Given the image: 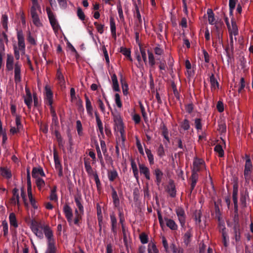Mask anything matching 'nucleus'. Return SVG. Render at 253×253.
Segmentation results:
<instances>
[{"mask_svg": "<svg viewBox=\"0 0 253 253\" xmlns=\"http://www.w3.org/2000/svg\"><path fill=\"white\" fill-rule=\"evenodd\" d=\"M75 212L76 213V217L74 220H73L72 223L70 225H72L73 224L77 225H79V218L80 214H81L79 213L77 209L75 210Z\"/></svg>", "mask_w": 253, "mask_h": 253, "instance_id": "nucleus-59", "label": "nucleus"}, {"mask_svg": "<svg viewBox=\"0 0 253 253\" xmlns=\"http://www.w3.org/2000/svg\"><path fill=\"white\" fill-rule=\"evenodd\" d=\"M131 169H132L134 177H135V178L136 179H138V171L136 164L134 161H131Z\"/></svg>", "mask_w": 253, "mask_h": 253, "instance_id": "nucleus-40", "label": "nucleus"}, {"mask_svg": "<svg viewBox=\"0 0 253 253\" xmlns=\"http://www.w3.org/2000/svg\"><path fill=\"white\" fill-rule=\"evenodd\" d=\"M56 78L58 81V84H60V86L62 88H65L66 87L65 78L63 75L62 74V73L59 69H58L57 71Z\"/></svg>", "mask_w": 253, "mask_h": 253, "instance_id": "nucleus-15", "label": "nucleus"}, {"mask_svg": "<svg viewBox=\"0 0 253 253\" xmlns=\"http://www.w3.org/2000/svg\"><path fill=\"white\" fill-rule=\"evenodd\" d=\"M28 196L30 201V202L32 205V206L35 209H36L38 208V206L36 204V201L35 199L33 198L32 192H28Z\"/></svg>", "mask_w": 253, "mask_h": 253, "instance_id": "nucleus-41", "label": "nucleus"}, {"mask_svg": "<svg viewBox=\"0 0 253 253\" xmlns=\"http://www.w3.org/2000/svg\"><path fill=\"white\" fill-rule=\"evenodd\" d=\"M57 187L54 186L51 189L49 195V199L51 201H57L58 197L56 194Z\"/></svg>", "mask_w": 253, "mask_h": 253, "instance_id": "nucleus-31", "label": "nucleus"}, {"mask_svg": "<svg viewBox=\"0 0 253 253\" xmlns=\"http://www.w3.org/2000/svg\"><path fill=\"white\" fill-rule=\"evenodd\" d=\"M198 179V174L197 172L193 171L191 177V191H192L195 188Z\"/></svg>", "mask_w": 253, "mask_h": 253, "instance_id": "nucleus-25", "label": "nucleus"}, {"mask_svg": "<svg viewBox=\"0 0 253 253\" xmlns=\"http://www.w3.org/2000/svg\"><path fill=\"white\" fill-rule=\"evenodd\" d=\"M117 10L120 20L122 21H124L125 18L123 14V11L122 5L120 3L117 4Z\"/></svg>", "mask_w": 253, "mask_h": 253, "instance_id": "nucleus-51", "label": "nucleus"}, {"mask_svg": "<svg viewBox=\"0 0 253 253\" xmlns=\"http://www.w3.org/2000/svg\"><path fill=\"white\" fill-rule=\"evenodd\" d=\"M145 152L147 155L148 159L150 164H154V157L153 155L151 153V151L149 149H145Z\"/></svg>", "mask_w": 253, "mask_h": 253, "instance_id": "nucleus-46", "label": "nucleus"}, {"mask_svg": "<svg viewBox=\"0 0 253 253\" xmlns=\"http://www.w3.org/2000/svg\"><path fill=\"white\" fill-rule=\"evenodd\" d=\"M32 22L33 24L37 27H40L42 26V23L39 18V15H35L31 16Z\"/></svg>", "mask_w": 253, "mask_h": 253, "instance_id": "nucleus-33", "label": "nucleus"}, {"mask_svg": "<svg viewBox=\"0 0 253 253\" xmlns=\"http://www.w3.org/2000/svg\"><path fill=\"white\" fill-rule=\"evenodd\" d=\"M222 242L225 247H227L229 242V238L227 233H224L222 235Z\"/></svg>", "mask_w": 253, "mask_h": 253, "instance_id": "nucleus-63", "label": "nucleus"}, {"mask_svg": "<svg viewBox=\"0 0 253 253\" xmlns=\"http://www.w3.org/2000/svg\"><path fill=\"white\" fill-rule=\"evenodd\" d=\"M36 184L40 191L42 190L45 186L44 181L42 178H36Z\"/></svg>", "mask_w": 253, "mask_h": 253, "instance_id": "nucleus-36", "label": "nucleus"}, {"mask_svg": "<svg viewBox=\"0 0 253 253\" xmlns=\"http://www.w3.org/2000/svg\"><path fill=\"white\" fill-rule=\"evenodd\" d=\"M75 202L76 205L79 210V213L83 214L84 213V207L82 203V198L80 196H76L75 197Z\"/></svg>", "mask_w": 253, "mask_h": 253, "instance_id": "nucleus-21", "label": "nucleus"}, {"mask_svg": "<svg viewBox=\"0 0 253 253\" xmlns=\"http://www.w3.org/2000/svg\"><path fill=\"white\" fill-rule=\"evenodd\" d=\"M110 31L112 37L116 39V27L115 20L113 18L111 17L110 19Z\"/></svg>", "mask_w": 253, "mask_h": 253, "instance_id": "nucleus-24", "label": "nucleus"}, {"mask_svg": "<svg viewBox=\"0 0 253 253\" xmlns=\"http://www.w3.org/2000/svg\"><path fill=\"white\" fill-rule=\"evenodd\" d=\"M246 163L244 169V176L246 180H249L253 170V165L250 157L246 155Z\"/></svg>", "mask_w": 253, "mask_h": 253, "instance_id": "nucleus-5", "label": "nucleus"}, {"mask_svg": "<svg viewBox=\"0 0 253 253\" xmlns=\"http://www.w3.org/2000/svg\"><path fill=\"white\" fill-rule=\"evenodd\" d=\"M147 251L148 253H159L156 244L152 242L149 243Z\"/></svg>", "mask_w": 253, "mask_h": 253, "instance_id": "nucleus-27", "label": "nucleus"}, {"mask_svg": "<svg viewBox=\"0 0 253 253\" xmlns=\"http://www.w3.org/2000/svg\"><path fill=\"white\" fill-rule=\"evenodd\" d=\"M176 213L181 227H183L185 223V214L184 211L182 208H179L176 210Z\"/></svg>", "mask_w": 253, "mask_h": 253, "instance_id": "nucleus-10", "label": "nucleus"}, {"mask_svg": "<svg viewBox=\"0 0 253 253\" xmlns=\"http://www.w3.org/2000/svg\"><path fill=\"white\" fill-rule=\"evenodd\" d=\"M168 253H183V250L182 249L178 250L174 244L173 243L169 244V247Z\"/></svg>", "mask_w": 253, "mask_h": 253, "instance_id": "nucleus-29", "label": "nucleus"}, {"mask_svg": "<svg viewBox=\"0 0 253 253\" xmlns=\"http://www.w3.org/2000/svg\"><path fill=\"white\" fill-rule=\"evenodd\" d=\"M18 44L13 45L14 54L16 60L20 59L21 55L25 54V43L23 32L19 31L17 33ZM14 57L11 54H7L6 60V68L8 71H12L14 68V81L16 84L21 82V64L17 61L14 64Z\"/></svg>", "mask_w": 253, "mask_h": 253, "instance_id": "nucleus-1", "label": "nucleus"}, {"mask_svg": "<svg viewBox=\"0 0 253 253\" xmlns=\"http://www.w3.org/2000/svg\"><path fill=\"white\" fill-rule=\"evenodd\" d=\"M114 122V129L116 132L120 136L117 138V145L116 149L118 150L119 148L122 149L125 148V141L126 140V135L122 119L119 115H115L113 116Z\"/></svg>", "mask_w": 253, "mask_h": 253, "instance_id": "nucleus-3", "label": "nucleus"}, {"mask_svg": "<svg viewBox=\"0 0 253 253\" xmlns=\"http://www.w3.org/2000/svg\"><path fill=\"white\" fill-rule=\"evenodd\" d=\"M155 174L156 177V183L157 185H159L162 180L163 172L160 169H157L155 170Z\"/></svg>", "mask_w": 253, "mask_h": 253, "instance_id": "nucleus-35", "label": "nucleus"}, {"mask_svg": "<svg viewBox=\"0 0 253 253\" xmlns=\"http://www.w3.org/2000/svg\"><path fill=\"white\" fill-rule=\"evenodd\" d=\"M157 152L158 155L161 157H163L165 155L164 148L162 144L159 146Z\"/></svg>", "mask_w": 253, "mask_h": 253, "instance_id": "nucleus-56", "label": "nucleus"}, {"mask_svg": "<svg viewBox=\"0 0 253 253\" xmlns=\"http://www.w3.org/2000/svg\"><path fill=\"white\" fill-rule=\"evenodd\" d=\"M204 165V161L202 159H196L193 162V171L197 172Z\"/></svg>", "mask_w": 253, "mask_h": 253, "instance_id": "nucleus-14", "label": "nucleus"}, {"mask_svg": "<svg viewBox=\"0 0 253 253\" xmlns=\"http://www.w3.org/2000/svg\"><path fill=\"white\" fill-rule=\"evenodd\" d=\"M148 54L149 63L150 65V66H153L155 64L154 56L153 53L149 51H148Z\"/></svg>", "mask_w": 253, "mask_h": 253, "instance_id": "nucleus-54", "label": "nucleus"}, {"mask_svg": "<svg viewBox=\"0 0 253 253\" xmlns=\"http://www.w3.org/2000/svg\"><path fill=\"white\" fill-rule=\"evenodd\" d=\"M210 83L211 89L216 90L219 87V84L217 80L215 79L213 74H212L210 77Z\"/></svg>", "mask_w": 253, "mask_h": 253, "instance_id": "nucleus-26", "label": "nucleus"}, {"mask_svg": "<svg viewBox=\"0 0 253 253\" xmlns=\"http://www.w3.org/2000/svg\"><path fill=\"white\" fill-rule=\"evenodd\" d=\"M77 130L79 135L82 136L83 134L82 125L80 121L76 122Z\"/></svg>", "mask_w": 253, "mask_h": 253, "instance_id": "nucleus-48", "label": "nucleus"}, {"mask_svg": "<svg viewBox=\"0 0 253 253\" xmlns=\"http://www.w3.org/2000/svg\"><path fill=\"white\" fill-rule=\"evenodd\" d=\"M226 24L228 28L229 34L234 35L235 37L238 34V27L235 22L232 21L231 25H230L228 22H226Z\"/></svg>", "mask_w": 253, "mask_h": 253, "instance_id": "nucleus-13", "label": "nucleus"}, {"mask_svg": "<svg viewBox=\"0 0 253 253\" xmlns=\"http://www.w3.org/2000/svg\"><path fill=\"white\" fill-rule=\"evenodd\" d=\"M139 170H140V173L144 174L145 177H146V178L147 180H149L150 178V171H149V169L147 167H146L145 166H144V165H142V164L139 165Z\"/></svg>", "mask_w": 253, "mask_h": 253, "instance_id": "nucleus-19", "label": "nucleus"}, {"mask_svg": "<svg viewBox=\"0 0 253 253\" xmlns=\"http://www.w3.org/2000/svg\"><path fill=\"white\" fill-rule=\"evenodd\" d=\"M1 25L5 29V32L8 30V16L6 14H3L1 17Z\"/></svg>", "mask_w": 253, "mask_h": 253, "instance_id": "nucleus-34", "label": "nucleus"}, {"mask_svg": "<svg viewBox=\"0 0 253 253\" xmlns=\"http://www.w3.org/2000/svg\"><path fill=\"white\" fill-rule=\"evenodd\" d=\"M8 41L7 36L5 32H3L0 34V43L7 42Z\"/></svg>", "mask_w": 253, "mask_h": 253, "instance_id": "nucleus-55", "label": "nucleus"}, {"mask_svg": "<svg viewBox=\"0 0 253 253\" xmlns=\"http://www.w3.org/2000/svg\"><path fill=\"white\" fill-rule=\"evenodd\" d=\"M112 198L115 206L118 207L120 205V200L117 192L114 189L112 190Z\"/></svg>", "mask_w": 253, "mask_h": 253, "instance_id": "nucleus-37", "label": "nucleus"}, {"mask_svg": "<svg viewBox=\"0 0 253 253\" xmlns=\"http://www.w3.org/2000/svg\"><path fill=\"white\" fill-rule=\"evenodd\" d=\"M168 192L171 197H174L176 195V191L174 186L170 184L168 187Z\"/></svg>", "mask_w": 253, "mask_h": 253, "instance_id": "nucleus-50", "label": "nucleus"}, {"mask_svg": "<svg viewBox=\"0 0 253 253\" xmlns=\"http://www.w3.org/2000/svg\"><path fill=\"white\" fill-rule=\"evenodd\" d=\"M136 146L137 147L139 152L141 155H144V153L143 151V149L142 146L141 144L140 140L138 138H136Z\"/></svg>", "mask_w": 253, "mask_h": 253, "instance_id": "nucleus-60", "label": "nucleus"}, {"mask_svg": "<svg viewBox=\"0 0 253 253\" xmlns=\"http://www.w3.org/2000/svg\"><path fill=\"white\" fill-rule=\"evenodd\" d=\"M135 16L137 19L138 24H141L142 22L141 14L139 10V8L137 5L135 6V12L134 13Z\"/></svg>", "mask_w": 253, "mask_h": 253, "instance_id": "nucleus-47", "label": "nucleus"}, {"mask_svg": "<svg viewBox=\"0 0 253 253\" xmlns=\"http://www.w3.org/2000/svg\"><path fill=\"white\" fill-rule=\"evenodd\" d=\"M21 197H22V199L23 200L25 206L26 208H28V202H27V200H26V193L24 192L23 188H22L21 189Z\"/></svg>", "mask_w": 253, "mask_h": 253, "instance_id": "nucleus-58", "label": "nucleus"}, {"mask_svg": "<svg viewBox=\"0 0 253 253\" xmlns=\"http://www.w3.org/2000/svg\"><path fill=\"white\" fill-rule=\"evenodd\" d=\"M85 107L87 114L92 116L93 115V108L91 105V103L88 97L85 95Z\"/></svg>", "mask_w": 253, "mask_h": 253, "instance_id": "nucleus-22", "label": "nucleus"}, {"mask_svg": "<svg viewBox=\"0 0 253 253\" xmlns=\"http://www.w3.org/2000/svg\"><path fill=\"white\" fill-rule=\"evenodd\" d=\"M46 12L50 23L55 32H57L59 29L60 26L56 19L54 13L52 12L50 7L46 8Z\"/></svg>", "mask_w": 253, "mask_h": 253, "instance_id": "nucleus-4", "label": "nucleus"}, {"mask_svg": "<svg viewBox=\"0 0 253 253\" xmlns=\"http://www.w3.org/2000/svg\"><path fill=\"white\" fill-rule=\"evenodd\" d=\"M93 176L94 180L95 181L96 187L98 191H100L101 189V182L99 180L98 174L96 173H94V175H92Z\"/></svg>", "mask_w": 253, "mask_h": 253, "instance_id": "nucleus-52", "label": "nucleus"}, {"mask_svg": "<svg viewBox=\"0 0 253 253\" xmlns=\"http://www.w3.org/2000/svg\"><path fill=\"white\" fill-rule=\"evenodd\" d=\"M26 95L24 96V102L28 107L30 109L33 102L32 94L29 89L26 88Z\"/></svg>", "mask_w": 253, "mask_h": 253, "instance_id": "nucleus-11", "label": "nucleus"}, {"mask_svg": "<svg viewBox=\"0 0 253 253\" xmlns=\"http://www.w3.org/2000/svg\"><path fill=\"white\" fill-rule=\"evenodd\" d=\"M32 175L33 178L36 179L38 178H41L40 177V176H44L45 174L42 168H33L32 171Z\"/></svg>", "mask_w": 253, "mask_h": 253, "instance_id": "nucleus-12", "label": "nucleus"}, {"mask_svg": "<svg viewBox=\"0 0 253 253\" xmlns=\"http://www.w3.org/2000/svg\"><path fill=\"white\" fill-rule=\"evenodd\" d=\"M165 221L167 226L172 230H176L178 228V226L175 222L170 218H165Z\"/></svg>", "mask_w": 253, "mask_h": 253, "instance_id": "nucleus-17", "label": "nucleus"}, {"mask_svg": "<svg viewBox=\"0 0 253 253\" xmlns=\"http://www.w3.org/2000/svg\"><path fill=\"white\" fill-rule=\"evenodd\" d=\"M121 52L123 54L127 57L130 61H132V59L130 55L131 52L128 49H127L126 48H121Z\"/></svg>", "mask_w": 253, "mask_h": 253, "instance_id": "nucleus-45", "label": "nucleus"}, {"mask_svg": "<svg viewBox=\"0 0 253 253\" xmlns=\"http://www.w3.org/2000/svg\"><path fill=\"white\" fill-rule=\"evenodd\" d=\"M15 125L10 127V133L11 134H15L21 132L23 129V125L21 123L20 117L19 115H16Z\"/></svg>", "mask_w": 253, "mask_h": 253, "instance_id": "nucleus-6", "label": "nucleus"}, {"mask_svg": "<svg viewBox=\"0 0 253 253\" xmlns=\"http://www.w3.org/2000/svg\"><path fill=\"white\" fill-rule=\"evenodd\" d=\"M214 151L218 154L219 157H222L224 156V151L220 145H216L214 147Z\"/></svg>", "mask_w": 253, "mask_h": 253, "instance_id": "nucleus-44", "label": "nucleus"}, {"mask_svg": "<svg viewBox=\"0 0 253 253\" xmlns=\"http://www.w3.org/2000/svg\"><path fill=\"white\" fill-rule=\"evenodd\" d=\"M32 231L40 239L43 238V232L44 233L45 236L47 240V248L55 246L53 232L48 225L43 223H39L33 227Z\"/></svg>", "mask_w": 253, "mask_h": 253, "instance_id": "nucleus-2", "label": "nucleus"}, {"mask_svg": "<svg viewBox=\"0 0 253 253\" xmlns=\"http://www.w3.org/2000/svg\"><path fill=\"white\" fill-rule=\"evenodd\" d=\"M9 220L11 229L12 227L14 228L18 227V225L16 218V215L14 213L12 212L10 213L9 215Z\"/></svg>", "mask_w": 253, "mask_h": 253, "instance_id": "nucleus-20", "label": "nucleus"}, {"mask_svg": "<svg viewBox=\"0 0 253 253\" xmlns=\"http://www.w3.org/2000/svg\"><path fill=\"white\" fill-rule=\"evenodd\" d=\"M84 167L87 173L89 176H92L94 173H96V172L93 170L89 163L84 162Z\"/></svg>", "mask_w": 253, "mask_h": 253, "instance_id": "nucleus-39", "label": "nucleus"}, {"mask_svg": "<svg viewBox=\"0 0 253 253\" xmlns=\"http://www.w3.org/2000/svg\"><path fill=\"white\" fill-rule=\"evenodd\" d=\"M233 201L234 205V209L236 211H238V197H237V192L234 190L233 192Z\"/></svg>", "mask_w": 253, "mask_h": 253, "instance_id": "nucleus-43", "label": "nucleus"}, {"mask_svg": "<svg viewBox=\"0 0 253 253\" xmlns=\"http://www.w3.org/2000/svg\"><path fill=\"white\" fill-rule=\"evenodd\" d=\"M1 175L6 178H9L11 176L10 170L5 168H0V169Z\"/></svg>", "mask_w": 253, "mask_h": 253, "instance_id": "nucleus-32", "label": "nucleus"}, {"mask_svg": "<svg viewBox=\"0 0 253 253\" xmlns=\"http://www.w3.org/2000/svg\"><path fill=\"white\" fill-rule=\"evenodd\" d=\"M118 176L117 172L116 170H112L108 173V178L110 181H114Z\"/></svg>", "mask_w": 253, "mask_h": 253, "instance_id": "nucleus-49", "label": "nucleus"}, {"mask_svg": "<svg viewBox=\"0 0 253 253\" xmlns=\"http://www.w3.org/2000/svg\"><path fill=\"white\" fill-rule=\"evenodd\" d=\"M59 6L63 9H65L67 7V2L66 0H57Z\"/></svg>", "mask_w": 253, "mask_h": 253, "instance_id": "nucleus-64", "label": "nucleus"}, {"mask_svg": "<svg viewBox=\"0 0 253 253\" xmlns=\"http://www.w3.org/2000/svg\"><path fill=\"white\" fill-rule=\"evenodd\" d=\"M2 225L3 227V235L6 236L8 232V223L5 220H3L2 222Z\"/></svg>", "mask_w": 253, "mask_h": 253, "instance_id": "nucleus-53", "label": "nucleus"}, {"mask_svg": "<svg viewBox=\"0 0 253 253\" xmlns=\"http://www.w3.org/2000/svg\"><path fill=\"white\" fill-rule=\"evenodd\" d=\"M241 226L238 222H236L234 225L233 231V239L236 243H239L241 240Z\"/></svg>", "mask_w": 253, "mask_h": 253, "instance_id": "nucleus-7", "label": "nucleus"}, {"mask_svg": "<svg viewBox=\"0 0 253 253\" xmlns=\"http://www.w3.org/2000/svg\"><path fill=\"white\" fill-rule=\"evenodd\" d=\"M28 196L30 201V202L32 205V206L35 209H36L38 208V206L36 204V201L35 199L33 198L32 192H28Z\"/></svg>", "mask_w": 253, "mask_h": 253, "instance_id": "nucleus-42", "label": "nucleus"}, {"mask_svg": "<svg viewBox=\"0 0 253 253\" xmlns=\"http://www.w3.org/2000/svg\"><path fill=\"white\" fill-rule=\"evenodd\" d=\"M95 118H96V121L98 127V130L99 131L100 134L103 135V126L102 123L100 119L98 114L96 113H95Z\"/></svg>", "mask_w": 253, "mask_h": 253, "instance_id": "nucleus-30", "label": "nucleus"}, {"mask_svg": "<svg viewBox=\"0 0 253 253\" xmlns=\"http://www.w3.org/2000/svg\"><path fill=\"white\" fill-rule=\"evenodd\" d=\"M122 88L124 95H126L128 93V85L125 82H122Z\"/></svg>", "mask_w": 253, "mask_h": 253, "instance_id": "nucleus-62", "label": "nucleus"}, {"mask_svg": "<svg viewBox=\"0 0 253 253\" xmlns=\"http://www.w3.org/2000/svg\"><path fill=\"white\" fill-rule=\"evenodd\" d=\"M10 203L12 205H17L19 206V196L18 194V190L17 189L15 188L13 190V197L11 199Z\"/></svg>", "mask_w": 253, "mask_h": 253, "instance_id": "nucleus-16", "label": "nucleus"}, {"mask_svg": "<svg viewBox=\"0 0 253 253\" xmlns=\"http://www.w3.org/2000/svg\"><path fill=\"white\" fill-rule=\"evenodd\" d=\"M45 99L46 103L50 106H51L53 102V93L51 91L50 86L46 84L45 86Z\"/></svg>", "mask_w": 253, "mask_h": 253, "instance_id": "nucleus-8", "label": "nucleus"}, {"mask_svg": "<svg viewBox=\"0 0 253 253\" xmlns=\"http://www.w3.org/2000/svg\"><path fill=\"white\" fill-rule=\"evenodd\" d=\"M192 236L191 229L188 230L184 234V242L185 244L188 245L190 241V238Z\"/></svg>", "mask_w": 253, "mask_h": 253, "instance_id": "nucleus-38", "label": "nucleus"}, {"mask_svg": "<svg viewBox=\"0 0 253 253\" xmlns=\"http://www.w3.org/2000/svg\"><path fill=\"white\" fill-rule=\"evenodd\" d=\"M139 238L142 244H145L148 242V236L147 235L143 233H141L139 236Z\"/></svg>", "mask_w": 253, "mask_h": 253, "instance_id": "nucleus-61", "label": "nucleus"}, {"mask_svg": "<svg viewBox=\"0 0 253 253\" xmlns=\"http://www.w3.org/2000/svg\"><path fill=\"white\" fill-rule=\"evenodd\" d=\"M111 80L112 82V87L114 91H119L120 87L117 79V76L115 74H113L111 76Z\"/></svg>", "mask_w": 253, "mask_h": 253, "instance_id": "nucleus-23", "label": "nucleus"}, {"mask_svg": "<svg viewBox=\"0 0 253 253\" xmlns=\"http://www.w3.org/2000/svg\"><path fill=\"white\" fill-rule=\"evenodd\" d=\"M63 210L68 222L69 224L71 225L73 222V212L72 209L68 205H65L63 207Z\"/></svg>", "mask_w": 253, "mask_h": 253, "instance_id": "nucleus-9", "label": "nucleus"}, {"mask_svg": "<svg viewBox=\"0 0 253 253\" xmlns=\"http://www.w3.org/2000/svg\"><path fill=\"white\" fill-rule=\"evenodd\" d=\"M41 8L39 3L32 4L30 10L31 16L38 15L41 13Z\"/></svg>", "mask_w": 253, "mask_h": 253, "instance_id": "nucleus-18", "label": "nucleus"}, {"mask_svg": "<svg viewBox=\"0 0 253 253\" xmlns=\"http://www.w3.org/2000/svg\"><path fill=\"white\" fill-rule=\"evenodd\" d=\"M207 14L208 16V21L209 24L214 25L215 24L214 14L211 9L207 10Z\"/></svg>", "mask_w": 253, "mask_h": 253, "instance_id": "nucleus-28", "label": "nucleus"}, {"mask_svg": "<svg viewBox=\"0 0 253 253\" xmlns=\"http://www.w3.org/2000/svg\"><path fill=\"white\" fill-rule=\"evenodd\" d=\"M115 101L117 106L119 108H121L122 107V103L121 101L120 96L118 93H116L115 95Z\"/></svg>", "mask_w": 253, "mask_h": 253, "instance_id": "nucleus-57", "label": "nucleus"}]
</instances>
